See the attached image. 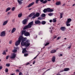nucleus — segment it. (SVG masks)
<instances>
[{
    "instance_id": "43",
    "label": "nucleus",
    "mask_w": 75,
    "mask_h": 75,
    "mask_svg": "<svg viewBox=\"0 0 75 75\" xmlns=\"http://www.w3.org/2000/svg\"><path fill=\"white\" fill-rule=\"evenodd\" d=\"M40 1L41 3H43L44 1V0H40Z\"/></svg>"
},
{
    "instance_id": "64",
    "label": "nucleus",
    "mask_w": 75,
    "mask_h": 75,
    "mask_svg": "<svg viewBox=\"0 0 75 75\" xmlns=\"http://www.w3.org/2000/svg\"><path fill=\"white\" fill-rule=\"evenodd\" d=\"M75 4H74L73 5V6H75Z\"/></svg>"
},
{
    "instance_id": "15",
    "label": "nucleus",
    "mask_w": 75,
    "mask_h": 75,
    "mask_svg": "<svg viewBox=\"0 0 75 75\" xmlns=\"http://www.w3.org/2000/svg\"><path fill=\"white\" fill-rule=\"evenodd\" d=\"M11 10V8L8 7L7 8L6 10V12H7V11H8L10 10Z\"/></svg>"
},
{
    "instance_id": "27",
    "label": "nucleus",
    "mask_w": 75,
    "mask_h": 75,
    "mask_svg": "<svg viewBox=\"0 0 75 75\" xmlns=\"http://www.w3.org/2000/svg\"><path fill=\"white\" fill-rule=\"evenodd\" d=\"M41 23H42V24L44 25V24H45V23H46V22L45 21H43Z\"/></svg>"
},
{
    "instance_id": "42",
    "label": "nucleus",
    "mask_w": 75,
    "mask_h": 75,
    "mask_svg": "<svg viewBox=\"0 0 75 75\" xmlns=\"http://www.w3.org/2000/svg\"><path fill=\"white\" fill-rule=\"evenodd\" d=\"M19 75H23V74L21 72H20Z\"/></svg>"
},
{
    "instance_id": "62",
    "label": "nucleus",
    "mask_w": 75,
    "mask_h": 75,
    "mask_svg": "<svg viewBox=\"0 0 75 75\" xmlns=\"http://www.w3.org/2000/svg\"><path fill=\"white\" fill-rule=\"evenodd\" d=\"M65 4H64L63 5V6H65Z\"/></svg>"
},
{
    "instance_id": "41",
    "label": "nucleus",
    "mask_w": 75,
    "mask_h": 75,
    "mask_svg": "<svg viewBox=\"0 0 75 75\" xmlns=\"http://www.w3.org/2000/svg\"><path fill=\"white\" fill-rule=\"evenodd\" d=\"M38 20H42V18L39 17L38 18Z\"/></svg>"
},
{
    "instance_id": "30",
    "label": "nucleus",
    "mask_w": 75,
    "mask_h": 75,
    "mask_svg": "<svg viewBox=\"0 0 75 75\" xmlns=\"http://www.w3.org/2000/svg\"><path fill=\"white\" fill-rule=\"evenodd\" d=\"M33 15H34V13H31L29 16V17H32Z\"/></svg>"
},
{
    "instance_id": "21",
    "label": "nucleus",
    "mask_w": 75,
    "mask_h": 75,
    "mask_svg": "<svg viewBox=\"0 0 75 75\" xmlns=\"http://www.w3.org/2000/svg\"><path fill=\"white\" fill-rule=\"evenodd\" d=\"M35 16H36L37 17H38L40 16V13H37L35 14Z\"/></svg>"
},
{
    "instance_id": "18",
    "label": "nucleus",
    "mask_w": 75,
    "mask_h": 75,
    "mask_svg": "<svg viewBox=\"0 0 75 75\" xmlns=\"http://www.w3.org/2000/svg\"><path fill=\"white\" fill-rule=\"evenodd\" d=\"M26 33V31L25 30H23L22 32V35H23V34H24V35H25V33Z\"/></svg>"
},
{
    "instance_id": "49",
    "label": "nucleus",
    "mask_w": 75,
    "mask_h": 75,
    "mask_svg": "<svg viewBox=\"0 0 75 75\" xmlns=\"http://www.w3.org/2000/svg\"><path fill=\"white\" fill-rule=\"evenodd\" d=\"M12 43V41H9V44H11Z\"/></svg>"
},
{
    "instance_id": "25",
    "label": "nucleus",
    "mask_w": 75,
    "mask_h": 75,
    "mask_svg": "<svg viewBox=\"0 0 75 75\" xmlns=\"http://www.w3.org/2000/svg\"><path fill=\"white\" fill-rule=\"evenodd\" d=\"M69 23H68V22H66V25H67V26H70V25H70V24H69Z\"/></svg>"
},
{
    "instance_id": "1",
    "label": "nucleus",
    "mask_w": 75,
    "mask_h": 75,
    "mask_svg": "<svg viewBox=\"0 0 75 75\" xmlns=\"http://www.w3.org/2000/svg\"><path fill=\"white\" fill-rule=\"evenodd\" d=\"M27 40L26 38H24L22 36H20L18 40L15 43V45L16 46H18V45L20 44L21 42V40L22 42H23V41H25Z\"/></svg>"
},
{
    "instance_id": "3",
    "label": "nucleus",
    "mask_w": 75,
    "mask_h": 75,
    "mask_svg": "<svg viewBox=\"0 0 75 75\" xmlns=\"http://www.w3.org/2000/svg\"><path fill=\"white\" fill-rule=\"evenodd\" d=\"M33 22H34L33 21H32L30 22L28 25H26L23 28V30H25V29H27V28H31L32 25H33Z\"/></svg>"
},
{
    "instance_id": "8",
    "label": "nucleus",
    "mask_w": 75,
    "mask_h": 75,
    "mask_svg": "<svg viewBox=\"0 0 75 75\" xmlns=\"http://www.w3.org/2000/svg\"><path fill=\"white\" fill-rule=\"evenodd\" d=\"M27 19H25L23 21L22 23L23 24H25L27 23Z\"/></svg>"
},
{
    "instance_id": "17",
    "label": "nucleus",
    "mask_w": 75,
    "mask_h": 75,
    "mask_svg": "<svg viewBox=\"0 0 75 75\" xmlns=\"http://www.w3.org/2000/svg\"><path fill=\"white\" fill-rule=\"evenodd\" d=\"M61 2L59 1V2H57L56 3V5H57V6H59V5H61Z\"/></svg>"
},
{
    "instance_id": "44",
    "label": "nucleus",
    "mask_w": 75,
    "mask_h": 75,
    "mask_svg": "<svg viewBox=\"0 0 75 75\" xmlns=\"http://www.w3.org/2000/svg\"><path fill=\"white\" fill-rule=\"evenodd\" d=\"M6 54V52H4L3 53V55H5V54Z\"/></svg>"
},
{
    "instance_id": "51",
    "label": "nucleus",
    "mask_w": 75,
    "mask_h": 75,
    "mask_svg": "<svg viewBox=\"0 0 75 75\" xmlns=\"http://www.w3.org/2000/svg\"><path fill=\"white\" fill-rule=\"evenodd\" d=\"M29 64H30V63H29L28 62L26 64V65H29Z\"/></svg>"
},
{
    "instance_id": "28",
    "label": "nucleus",
    "mask_w": 75,
    "mask_h": 75,
    "mask_svg": "<svg viewBox=\"0 0 75 75\" xmlns=\"http://www.w3.org/2000/svg\"><path fill=\"white\" fill-rule=\"evenodd\" d=\"M47 11V8H45L43 10V12L44 13H46Z\"/></svg>"
},
{
    "instance_id": "60",
    "label": "nucleus",
    "mask_w": 75,
    "mask_h": 75,
    "mask_svg": "<svg viewBox=\"0 0 75 75\" xmlns=\"http://www.w3.org/2000/svg\"><path fill=\"white\" fill-rule=\"evenodd\" d=\"M60 18H62V16H60Z\"/></svg>"
},
{
    "instance_id": "11",
    "label": "nucleus",
    "mask_w": 75,
    "mask_h": 75,
    "mask_svg": "<svg viewBox=\"0 0 75 75\" xmlns=\"http://www.w3.org/2000/svg\"><path fill=\"white\" fill-rule=\"evenodd\" d=\"M26 48H24L22 49L23 50L22 51V53L23 54L24 52H27V50H26Z\"/></svg>"
},
{
    "instance_id": "19",
    "label": "nucleus",
    "mask_w": 75,
    "mask_h": 75,
    "mask_svg": "<svg viewBox=\"0 0 75 75\" xmlns=\"http://www.w3.org/2000/svg\"><path fill=\"white\" fill-rule=\"evenodd\" d=\"M56 51H57L56 50H53L51 51L50 52L52 54H53V53H55V52H56Z\"/></svg>"
},
{
    "instance_id": "10",
    "label": "nucleus",
    "mask_w": 75,
    "mask_h": 75,
    "mask_svg": "<svg viewBox=\"0 0 75 75\" xmlns=\"http://www.w3.org/2000/svg\"><path fill=\"white\" fill-rule=\"evenodd\" d=\"M35 24H41V22L39 21H36L35 22Z\"/></svg>"
},
{
    "instance_id": "35",
    "label": "nucleus",
    "mask_w": 75,
    "mask_h": 75,
    "mask_svg": "<svg viewBox=\"0 0 75 75\" xmlns=\"http://www.w3.org/2000/svg\"><path fill=\"white\" fill-rule=\"evenodd\" d=\"M8 69L6 68L5 69V72H6L7 73L8 72Z\"/></svg>"
},
{
    "instance_id": "57",
    "label": "nucleus",
    "mask_w": 75,
    "mask_h": 75,
    "mask_svg": "<svg viewBox=\"0 0 75 75\" xmlns=\"http://www.w3.org/2000/svg\"><path fill=\"white\" fill-rule=\"evenodd\" d=\"M16 72H19V70H16Z\"/></svg>"
},
{
    "instance_id": "54",
    "label": "nucleus",
    "mask_w": 75,
    "mask_h": 75,
    "mask_svg": "<svg viewBox=\"0 0 75 75\" xmlns=\"http://www.w3.org/2000/svg\"><path fill=\"white\" fill-rule=\"evenodd\" d=\"M35 61H34L33 62V64H35Z\"/></svg>"
},
{
    "instance_id": "63",
    "label": "nucleus",
    "mask_w": 75,
    "mask_h": 75,
    "mask_svg": "<svg viewBox=\"0 0 75 75\" xmlns=\"http://www.w3.org/2000/svg\"><path fill=\"white\" fill-rule=\"evenodd\" d=\"M48 1H51V0H47Z\"/></svg>"
},
{
    "instance_id": "33",
    "label": "nucleus",
    "mask_w": 75,
    "mask_h": 75,
    "mask_svg": "<svg viewBox=\"0 0 75 75\" xmlns=\"http://www.w3.org/2000/svg\"><path fill=\"white\" fill-rule=\"evenodd\" d=\"M47 2V0H45L44 1H43V2L42 3L43 4H45V3H46Z\"/></svg>"
},
{
    "instance_id": "34",
    "label": "nucleus",
    "mask_w": 75,
    "mask_h": 75,
    "mask_svg": "<svg viewBox=\"0 0 75 75\" xmlns=\"http://www.w3.org/2000/svg\"><path fill=\"white\" fill-rule=\"evenodd\" d=\"M53 13H50L48 14V16H52L53 15Z\"/></svg>"
},
{
    "instance_id": "45",
    "label": "nucleus",
    "mask_w": 75,
    "mask_h": 75,
    "mask_svg": "<svg viewBox=\"0 0 75 75\" xmlns=\"http://www.w3.org/2000/svg\"><path fill=\"white\" fill-rule=\"evenodd\" d=\"M64 71V70H62L60 71L59 72H63Z\"/></svg>"
},
{
    "instance_id": "14",
    "label": "nucleus",
    "mask_w": 75,
    "mask_h": 75,
    "mask_svg": "<svg viewBox=\"0 0 75 75\" xmlns=\"http://www.w3.org/2000/svg\"><path fill=\"white\" fill-rule=\"evenodd\" d=\"M16 30V28H13L12 30L11 31V33H14Z\"/></svg>"
},
{
    "instance_id": "48",
    "label": "nucleus",
    "mask_w": 75,
    "mask_h": 75,
    "mask_svg": "<svg viewBox=\"0 0 75 75\" xmlns=\"http://www.w3.org/2000/svg\"><path fill=\"white\" fill-rule=\"evenodd\" d=\"M8 57H9V56H8L6 57V59H8Z\"/></svg>"
},
{
    "instance_id": "52",
    "label": "nucleus",
    "mask_w": 75,
    "mask_h": 75,
    "mask_svg": "<svg viewBox=\"0 0 75 75\" xmlns=\"http://www.w3.org/2000/svg\"><path fill=\"white\" fill-rule=\"evenodd\" d=\"M2 68H3V67H2L0 66V70H1V69H2Z\"/></svg>"
},
{
    "instance_id": "12",
    "label": "nucleus",
    "mask_w": 75,
    "mask_h": 75,
    "mask_svg": "<svg viewBox=\"0 0 75 75\" xmlns=\"http://www.w3.org/2000/svg\"><path fill=\"white\" fill-rule=\"evenodd\" d=\"M72 21V19L70 18L67 19V21L66 22L68 23H70V22H71V21Z\"/></svg>"
},
{
    "instance_id": "50",
    "label": "nucleus",
    "mask_w": 75,
    "mask_h": 75,
    "mask_svg": "<svg viewBox=\"0 0 75 75\" xmlns=\"http://www.w3.org/2000/svg\"><path fill=\"white\" fill-rule=\"evenodd\" d=\"M39 1V0H36V3H38V2Z\"/></svg>"
},
{
    "instance_id": "38",
    "label": "nucleus",
    "mask_w": 75,
    "mask_h": 75,
    "mask_svg": "<svg viewBox=\"0 0 75 75\" xmlns=\"http://www.w3.org/2000/svg\"><path fill=\"white\" fill-rule=\"evenodd\" d=\"M50 44V43H49V42L47 43H46L45 44V46H47V45H48V44Z\"/></svg>"
},
{
    "instance_id": "7",
    "label": "nucleus",
    "mask_w": 75,
    "mask_h": 75,
    "mask_svg": "<svg viewBox=\"0 0 75 75\" xmlns=\"http://www.w3.org/2000/svg\"><path fill=\"white\" fill-rule=\"evenodd\" d=\"M7 23H8V21H6L3 22L2 25L3 26H4V25H6Z\"/></svg>"
},
{
    "instance_id": "9",
    "label": "nucleus",
    "mask_w": 75,
    "mask_h": 75,
    "mask_svg": "<svg viewBox=\"0 0 75 75\" xmlns=\"http://www.w3.org/2000/svg\"><path fill=\"white\" fill-rule=\"evenodd\" d=\"M34 2H33L32 3L30 4L28 6V7H30L31 6H32L34 5Z\"/></svg>"
},
{
    "instance_id": "56",
    "label": "nucleus",
    "mask_w": 75,
    "mask_h": 75,
    "mask_svg": "<svg viewBox=\"0 0 75 75\" xmlns=\"http://www.w3.org/2000/svg\"><path fill=\"white\" fill-rule=\"evenodd\" d=\"M50 23H52V20H50Z\"/></svg>"
},
{
    "instance_id": "59",
    "label": "nucleus",
    "mask_w": 75,
    "mask_h": 75,
    "mask_svg": "<svg viewBox=\"0 0 75 75\" xmlns=\"http://www.w3.org/2000/svg\"><path fill=\"white\" fill-rule=\"evenodd\" d=\"M10 14V12H8V15Z\"/></svg>"
},
{
    "instance_id": "22",
    "label": "nucleus",
    "mask_w": 75,
    "mask_h": 75,
    "mask_svg": "<svg viewBox=\"0 0 75 75\" xmlns=\"http://www.w3.org/2000/svg\"><path fill=\"white\" fill-rule=\"evenodd\" d=\"M64 71H68L69 70V68H66L64 69Z\"/></svg>"
},
{
    "instance_id": "55",
    "label": "nucleus",
    "mask_w": 75,
    "mask_h": 75,
    "mask_svg": "<svg viewBox=\"0 0 75 75\" xmlns=\"http://www.w3.org/2000/svg\"><path fill=\"white\" fill-rule=\"evenodd\" d=\"M57 38V36H54V38Z\"/></svg>"
},
{
    "instance_id": "40",
    "label": "nucleus",
    "mask_w": 75,
    "mask_h": 75,
    "mask_svg": "<svg viewBox=\"0 0 75 75\" xmlns=\"http://www.w3.org/2000/svg\"><path fill=\"white\" fill-rule=\"evenodd\" d=\"M6 67H10V64H6Z\"/></svg>"
},
{
    "instance_id": "23",
    "label": "nucleus",
    "mask_w": 75,
    "mask_h": 75,
    "mask_svg": "<svg viewBox=\"0 0 75 75\" xmlns=\"http://www.w3.org/2000/svg\"><path fill=\"white\" fill-rule=\"evenodd\" d=\"M18 2V3L19 4H21L23 3L22 2V1L19 0H17Z\"/></svg>"
},
{
    "instance_id": "31",
    "label": "nucleus",
    "mask_w": 75,
    "mask_h": 75,
    "mask_svg": "<svg viewBox=\"0 0 75 75\" xmlns=\"http://www.w3.org/2000/svg\"><path fill=\"white\" fill-rule=\"evenodd\" d=\"M57 21V20L55 19H53V23H55Z\"/></svg>"
},
{
    "instance_id": "53",
    "label": "nucleus",
    "mask_w": 75,
    "mask_h": 75,
    "mask_svg": "<svg viewBox=\"0 0 75 75\" xmlns=\"http://www.w3.org/2000/svg\"><path fill=\"white\" fill-rule=\"evenodd\" d=\"M59 57H62V54H61L60 55H59Z\"/></svg>"
},
{
    "instance_id": "24",
    "label": "nucleus",
    "mask_w": 75,
    "mask_h": 75,
    "mask_svg": "<svg viewBox=\"0 0 75 75\" xmlns=\"http://www.w3.org/2000/svg\"><path fill=\"white\" fill-rule=\"evenodd\" d=\"M22 13H19L18 14V17H19V18H20V17H21L22 16Z\"/></svg>"
},
{
    "instance_id": "2",
    "label": "nucleus",
    "mask_w": 75,
    "mask_h": 75,
    "mask_svg": "<svg viewBox=\"0 0 75 75\" xmlns=\"http://www.w3.org/2000/svg\"><path fill=\"white\" fill-rule=\"evenodd\" d=\"M30 40H28L26 41L25 42L23 41L21 42V45L22 46H24V45H25V47H28L30 46Z\"/></svg>"
},
{
    "instance_id": "36",
    "label": "nucleus",
    "mask_w": 75,
    "mask_h": 75,
    "mask_svg": "<svg viewBox=\"0 0 75 75\" xmlns=\"http://www.w3.org/2000/svg\"><path fill=\"white\" fill-rule=\"evenodd\" d=\"M39 54H40V53L38 54L37 55V56L33 58L34 59H36V58H37V57H38V55H39Z\"/></svg>"
},
{
    "instance_id": "47",
    "label": "nucleus",
    "mask_w": 75,
    "mask_h": 75,
    "mask_svg": "<svg viewBox=\"0 0 75 75\" xmlns=\"http://www.w3.org/2000/svg\"><path fill=\"white\" fill-rule=\"evenodd\" d=\"M61 38V37H59L57 38V40H59Z\"/></svg>"
},
{
    "instance_id": "20",
    "label": "nucleus",
    "mask_w": 75,
    "mask_h": 75,
    "mask_svg": "<svg viewBox=\"0 0 75 75\" xmlns=\"http://www.w3.org/2000/svg\"><path fill=\"white\" fill-rule=\"evenodd\" d=\"M52 60L53 62H55V57H53L52 58Z\"/></svg>"
},
{
    "instance_id": "26",
    "label": "nucleus",
    "mask_w": 75,
    "mask_h": 75,
    "mask_svg": "<svg viewBox=\"0 0 75 75\" xmlns=\"http://www.w3.org/2000/svg\"><path fill=\"white\" fill-rule=\"evenodd\" d=\"M15 9H16V8H15V7H13L11 8V10L12 11H14Z\"/></svg>"
},
{
    "instance_id": "13",
    "label": "nucleus",
    "mask_w": 75,
    "mask_h": 75,
    "mask_svg": "<svg viewBox=\"0 0 75 75\" xmlns=\"http://www.w3.org/2000/svg\"><path fill=\"white\" fill-rule=\"evenodd\" d=\"M25 36H30V33L28 32H26L25 34Z\"/></svg>"
},
{
    "instance_id": "58",
    "label": "nucleus",
    "mask_w": 75,
    "mask_h": 75,
    "mask_svg": "<svg viewBox=\"0 0 75 75\" xmlns=\"http://www.w3.org/2000/svg\"><path fill=\"white\" fill-rule=\"evenodd\" d=\"M71 46H70L69 47H68V48H71Z\"/></svg>"
},
{
    "instance_id": "46",
    "label": "nucleus",
    "mask_w": 75,
    "mask_h": 75,
    "mask_svg": "<svg viewBox=\"0 0 75 75\" xmlns=\"http://www.w3.org/2000/svg\"><path fill=\"white\" fill-rule=\"evenodd\" d=\"M64 15V13H60V16H62Z\"/></svg>"
},
{
    "instance_id": "29",
    "label": "nucleus",
    "mask_w": 75,
    "mask_h": 75,
    "mask_svg": "<svg viewBox=\"0 0 75 75\" xmlns=\"http://www.w3.org/2000/svg\"><path fill=\"white\" fill-rule=\"evenodd\" d=\"M41 16L42 17H44L45 16V14L44 13H43L42 14Z\"/></svg>"
},
{
    "instance_id": "61",
    "label": "nucleus",
    "mask_w": 75,
    "mask_h": 75,
    "mask_svg": "<svg viewBox=\"0 0 75 75\" xmlns=\"http://www.w3.org/2000/svg\"><path fill=\"white\" fill-rule=\"evenodd\" d=\"M57 75H61L60 74H57Z\"/></svg>"
},
{
    "instance_id": "32",
    "label": "nucleus",
    "mask_w": 75,
    "mask_h": 75,
    "mask_svg": "<svg viewBox=\"0 0 75 75\" xmlns=\"http://www.w3.org/2000/svg\"><path fill=\"white\" fill-rule=\"evenodd\" d=\"M17 51V50L14 49L13 50V52H16Z\"/></svg>"
},
{
    "instance_id": "4",
    "label": "nucleus",
    "mask_w": 75,
    "mask_h": 75,
    "mask_svg": "<svg viewBox=\"0 0 75 75\" xmlns=\"http://www.w3.org/2000/svg\"><path fill=\"white\" fill-rule=\"evenodd\" d=\"M16 54L13 53L10 56V58L11 59H14V58H16Z\"/></svg>"
},
{
    "instance_id": "37",
    "label": "nucleus",
    "mask_w": 75,
    "mask_h": 75,
    "mask_svg": "<svg viewBox=\"0 0 75 75\" xmlns=\"http://www.w3.org/2000/svg\"><path fill=\"white\" fill-rule=\"evenodd\" d=\"M36 16L35 15H34L32 17L33 18H35L36 17Z\"/></svg>"
},
{
    "instance_id": "16",
    "label": "nucleus",
    "mask_w": 75,
    "mask_h": 75,
    "mask_svg": "<svg viewBox=\"0 0 75 75\" xmlns=\"http://www.w3.org/2000/svg\"><path fill=\"white\" fill-rule=\"evenodd\" d=\"M60 29L62 31H65V27H62Z\"/></svg>"
},
{
    "instance_id": "39",
    "label": "nucleus",
    "mask_w": 75,
    "mask_h": 75,
    "mask_svg": "<svg viewBox=\"0 0 75 75\" xmlns=\"http://www.w3.org/2000/svg\"><path fill=\"white\" fill-rule=\"evenodd\" d=\"M24 55L25 57H27V56H28V54H24Z\"/></svg>"
},
{
    "instance_id": "6",
    "label": "nucleus",
    "mask_w": 75,
    "mask_h": 75,
    "mask_svg": "<svg viewBox=\"0 0 75 75\" xmlns=\"http://www.w3.org/2000/svg\"><path fill=\"white\" fill-rule=\"evenodd\" d=\"M47 10V12H52L53 11H54V10L52 9H51V8H46Z\"/></svg>"
},
{
    "instance_id": "5",
    "label": "nucleus",
    "mask_w": 75,
    "mask_h": 75,
    "mask_svg": "<svg viewBox=\"0 0 75 75\" xmlns=\"http://www.w3.org/2000/svg\"><path fill=\"white\" fill-rule=\"evenodd\" d=\"M6 35V31H3L0 34L1 37H4Z\"/></svg>"
}]
</instances>
